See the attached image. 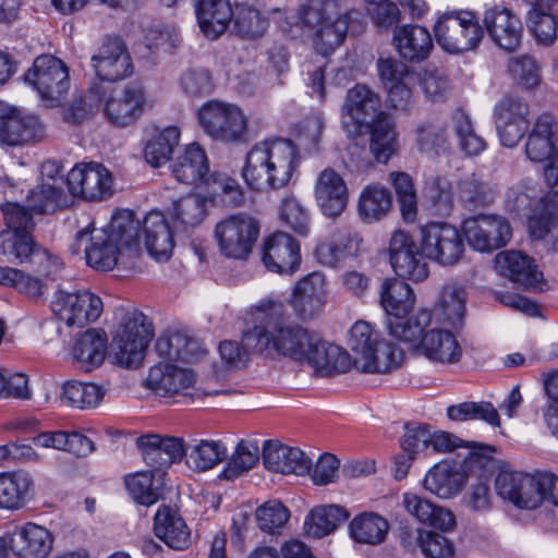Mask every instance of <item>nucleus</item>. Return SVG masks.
<instances>
[{"instance_id": "f3484780", "label": "nucleus", "mask_w": 558, "mask_h": 558, "mask_svg": "<svg viewBox=\"0 0 558 558\" xmlns=\"http://www.w3.org/2000/svg\"><path fill=\"white\" fill-rule=\"evenodd\" d=\"M529 105L519 97L505 96L494 110L499 141L505 147H515L530 126Z\"/></svg>"}, {"instance_id": "a211bd4d", "label": "nucleus", "mask_w": 558, "mask_h": 558, "mask_svg": "<svg viewBox=\"0 0 558 558\" xmlns=\"http://www.w3.org/2000/svg\"><path fill=\"white\" fill-rule=\"evenodd\" d=\"M90 61L101 81L117 82L133 72L130 53L122 39L118 37H107Z\"/></svg>"}, {"instance_id": "8fccbe9b", "label": "nucleus", "mask_w": 558, "mask_h": 558, "mask_svg": "<svg viewBox=\"0 0 558 558\" xmlns=\"http://www.w3.org/2000/svg\"><path fill=\"white\" fill-rule=\"evenodd\" d=\"M187 465L197 472L213 469L227 457V448L220 440H198L185 446Z\"/></svg>"}, {"instance_id": "4d7b16f0", "label": "nucleus", "mask_w": 558, "mask_h": 558, "mask_svg": "<svg viewBox=\"0 0 558 558\" xmlns=\"http://www.w3.org/2000/svg\"><path fill=\"white\" fill-rule=\"evenodd\" d=\"M180 130L168 126L154 134L146 143L144 158L153 167L165 165L171 157L174 147L179 145Z\"/></svg>"}, {"instance_id": "423d86ee", "label": "nucleus", "mask_w": 558, "mask_h": 558, "mask_svg": "<svg viewBox=\"0 0 558 558\" xmlns=\"http://www.w3.org/2000/svg\"><path fill=\"white\" fill-rule=\"evenodd\" d=\"M437 44L449 53L474 50L484 37L478 16L469 10H453L439 15L434 25Z\"/></svg>"}, {"instance_id": "3c124183", "label": "nucleus", "mask_w": 558, "mask_h": 558, "mask_svg": "<svg viewBox=\"0 0 558 558\" xmlns=\"http://www.w3.org/2000/svg\"><path fill=\"white\" fill-rule=\"evenodd\" d=\"M403 360V351L383 338L359 371L367 374H389L398 369Z\"/></svg>"}, {"instance_id": "9d476101", "label": "nucleus", "mask_w": 558, "mask_h": 558, "mask_svg": "<svg viewBox=\"0 0 558 558\" xmlns=\"http://www.w3.org/2000/svg\"><path fill=\"white\" fill-rule=\"evenodd\" d=\"M203 130L214 140L234 143L244 138L247 118L242 109L230 102L210 100L198 112Z\"/></svg>"}, {"instance_id": "0eeeda50", "label": "nucleus", "mask_w": 558, "mask_h": 558, "mask_svg": "<svg viewBox=\"0 0 558 558\" xmlns=\"http://www.w3.org/2000/svg\"><path fill=\"white\" fill-rule=\"evenodd\" d=\"M153 337V325L143 313L125 314L111 343L114 362L124 367H137Z\"/></svg>"}, {"instance_id": "c03bdc74", "label": "nucleus", "mask_w": 558, "mask_h": 558, "mask_svg": "<svg viewBox=\"0 0 558 558\" xmlns=\"http://www.w3.org/2000/svg\"><path fill=\"white\" fill-rule=\"evenodd\" d=\"M556 120L550 114H541L533 124L525 144L526 157L534 162H543L553 157Z\"/></svg>"}, {"instance_id": "6ab92c4d", "label": "nucleus", "mask_w": 558, "mask_h": 558, "mask_svg": "<svg viewBox=\"0 0 558 558\" xmlns=\"http://www.w3.org/2000/svg\"><path fill=\"white\" fill-rule=\"evenodd\" d=\"M483 23L489 38L500 49L512 52L520 47L523 25L509 9L499 5L487 9Z\"/></svg>"}, {"instance_id": "412c9836", "label": "nucleus", "mask_w": 558, "mask_h": 558, "mask_svg": "<svg viewBox=\"0 0 558 558\" xmlns=\"http://www.w3.org/2000/svg\"><path fill=\"white\" fill-rule=\"evenodd\" d=\"M146 97L143 88L126 86L102 100L107 120L114 126L125 128L133 124L143 113Z\"/></svg>"}, {"instance_id": "338daca9", "label": "nucleus", "mask_w": 558, "mask_h": 558, "mask_svg": "<svg viewBox=\"0 0 558 558\" xmlns=\"http://www.w3.org/2000/svg\"><path fill=\"white\" fill-rule=\"evenodd\" d=\"M0 284L12 287L35 301L44 296L47 290L41 279L12 267H0Z\"/></svg>"}, {"instance_id": "dca6fc26", "label": "nucleus", "mask_w": 558, "mask_h": 558, "mask_svg": "<svg viewBox=\"0 0 558 558\" xmlns=\"http://www.w3.org/2000/svg\"><path fill=\"white\" fill-rule=\"evenodd\" d=\"M426 258L411 234L393 232L389 242V259L398 277L416 282L425 280L428 276Z\"/></svg>"}, {"instance_id": "c756f323", "label": "nucleus", "mask_w": 558, "mask_h": 558, "mask_svg": "<svg viewBox=\"0 0 558 558\" xmlns=\"http://www.w3.org/2000/svg\"><path fill=\"white\" fill-rule=\"evenodd\" d=\"M147 386L160 396L184 393L195 383L194 373L168 363L153 366L147 376Z\"/></svg>"}, {"instance_id": "603ef678", "label": "nucleus", "mask_w": 558, "mask_h": 558, "mask_svg": "<svg viewBox=\"0 0 558 558\" xmlns=\"http://www.w3.org/2000/svg\"><path fill=\"white\" fill-rule=\"evenodd\" d=\"M349 517L347 510L337 505L314 508L305 520L308 535L322 538L333 532Z\"/></svg>"}, {"instance_id": "5fc2aeb1", "label": "nucleus", "mask_w": 558, "mask_h": 558, "mask_svg": "<svg viewBox=\"0 0 558 558\" xmlns=\"http://www.w3.org/2000/svg\"><path fill=\"white\" fill-rule=\"evenodd\" d=\"M392 205L391 194L380 184H369L361 193L359 199V213L366 222H373L384 218Z\"/></svg>"}, {"instance_id": "7ed1b4c3", "label": "nucleus", "mask_w": 558, "mask_h": 558, "mask_svg": "<svg viewBox=\"0 0 558 558\" xmlns=\"http://www.w3.org/2000/svg\"><path fill=\"white\" fill-rule=\"evenodd\" d=\"M299 163V150L292 141L282 137L265 140L247 151L242 178L253 191H279L289 185Z\"/></svg>"}, {"instance_id": "e433bc0d", "label": "nucleus", "mask_w": 558, "mask_h": 558, "mask_svg": "<svg viewBox=\"0 0 558 558\" xmlns=\"http://www.w3.org/2000/svg\"><path fill=\"white\" fill-rule=\"evenodd\" d=\"M154 531L170 548L183 550L191 544V532L177 510L168 507H159L155 514Z\"/></svg>"}, {"instance_id": "4c0bfd02", "label": "nucleus", "mask_w": 558, "mask_h": 558, "mask_svg": "<svg viewBox=\"0 0 558 558\" xmlns=\"http://www.w3.org/2000/svg\"><path fill=\"white\" fill-rule=\"evenodd\" d=\"M34 489L33 476L23 470L0 473V508L20 510L25 507Z\"/></svg>"}, {"instance_id": "13d9d810", "label": "nucleus", "mask_w": 558, "mask_h": 558, "mask_svg": "<svg viewBox=\"0 0 558 558\" xmlns=\"http://www.w3.org/2000/svg\"><path fill=\"white\" fill-rule=\"evenodd\" d=\"M206 216V201L198 195H189L173 203L171 217L179 232H187L202 223Z\"/></svg>"}, {"instance_id": "b1692460", "label": "nucleus", "mask_w": 558, "mask_h": 558, "mask_svg": "<svg viewBox=\"0 0 558 558\" xmlns=\"http://www.w3.org/2000/svg\"><path fill=\"white\" fill-rule=\"evenodd\" d=\"M17 558H46L53 547V535L46 527L26 523L11 534L7 547Z\"/></svg>"}, {"instance_id": "09e8293b", "label": "nucleus", "mask_w": 558, "mask_h": 558, "mask_svg": "<svg viewBox=\"0 0 558 558\" xmlns=\"http://www.w3.org/2000/svg\"><path fill=\"white\" fill-rule=\"evenodd\" d=\"M383 338L381 332L367 322L359 320L351 327L348 345L352 352L353 366L357 371Z\"/></svg>"}, {"instance_id": "f8f14e48", "label": "nucleus", "mask_w": 558, "mask_h": 558, "mask_svg": "<svg viewBox=\"0 0 558 558\" xmlns=\"http://www.w3.org/2000/svg\"><path fill=\"white\" fill-rule=\"evenodd\" d=\"M54 315L69 327L82 328L97 320L102 313L101 299L88 290H58L51 302Z\"/></svg>"}, {"instance_id": "774afa93", "label": "nucleus", "mask_w": 558, "mask_h": 558, "mask_svg": "<svg viewBox=\"0 0 558 558\" xmlns=\"http://www.w3.org/2000/svg\"><path fill=\"white\" fill-rule=\"evenodd\" d=\"M290 515V510L277 499L264 502L255 512L258 527L268 534H280Z\"/></svg>"}, {"instance_id": "f257e3e1", "label": "nucleus", "mask_w": 558, "mask_h": 558, "mask_svg": "<svg viewBox=\"0 0 558 558\" xmlns=\"http://www.w3.org/2000/svg\"><path fill=\"white\" fill-rule=\"evenodd\" d=\"M254 326L243 333L244 344L270 359L289 357L298 361L304 356L311 330L290 320L286 306L280 302L264 300L253 308Z\"/></svg>"}, {"instance_id": "2eb2a0df", "label": "nucleus", "mask_w": 558, "mask_h": 558, "mask_svg": "<svg viewBox=\"0 0 558 558\" xmlns=\"http://www.w3.org/2000/svg\"><path fill=\"white\" fill-rule=\"evenodd\" d=\"M469 245L478 252H493L506 246L512 236L509 221L499 215H477L463 221Z\"/></svg>"}, {"instance_id": "864d4df0", "label": "nucleus", "mask_w": 558, "mask_h": 558, "mask_svg": "<svg viewBox=\"0 0 558 558\" xmlns=\"http://www.w3.org/2000/svg\"><path fill=\"white\" fill-rule=\"evenodd\" d=\"M389 530L388 521L374 512L356 515L350 524L352 538L362 544L377 545L385 541Z\"/></svg>"}, {"instance_id": "6e6d98bb", "label": "nucleus", "mask_w": 558, "mask_h": 558, "mask_svg": "<svg viewBox=\"0 0 558 558\" xmlns=\"http://www.w3.org/2000/svg\"><path fill=\"white\" fill-rule=\"evenodd\" d=\"M465 302V290L457 283H447L439 293L435 310L442 320L457 326L463 320Z\"/></svg>"}, {"instance_id": "f03ea898", "label": "nucleus", "mask_w": 558, "mask_h": 558, "mask_svg": "<svg viewBox=\"0 0 558 558\" xmlns=\"http://www.w3.org/2000/svg\"><path fill=\"white\" fill-rule=\"evenodd\" d=\"M140 220L129 209L117 211L111 219L108 229L90 230L86 227L76 233L72 245L73 254L81 252V245L85 246L87 264L99 271L112 270L119 263L128 265L141 252L140 246Z\"/></svg>"}, {"instance_id": "1a4fd4ad", "label": "nucleus", "mask_w": 558, "mask_h": 558, "mask_svg": "<svg viewBox=\"0 0 558 558\" xmlns=\"http://www.w3.org/2000/svg\"><path fill=\"white\" fill-rule=\"evenodd\" d=\"M260 223L248 213H238L220 220L215 228L222 255L243 259L252 252L259 236Z\"/></svg>"}, {"instance_id": "e2e57ef3", "label": "nucleus", "mask_w": 558, "mask_h": 558, "mask_svg": "<svg viewBox=\"0 0 558 558\" xmlns=\"http://www.w3.org/2000/svg\"><path fill=\"white\" fill-rule=\"evenodd\" d=\"M107 90L102 84H94L83 95L74 97L64 112L68 122L80 123L94 114L102 106Z\"/></svg>"}, {"instance_id": "a18cd8bd", "label": "nucleus", "mask_w": 558, "mask_h": 558, "mask_svg": "<svg viewBox=\"0 0 558 558\" xmlns=\"http://www.w3.org/2000/svg\"><path fill=\"white\" fill-rule=\"evenodd\" d=\"M414 303V292L403 280L390 278L383 282L380 305L390 318L407 315L413 308Z\"/></svg>"}, {"instance_id": "20e7f679", "label": "nucleus", "mask_w": 558, "mask_h": 558, "mask_svg": "<svg viewBox=\"0 0 558 558\" xmlns=\"http://www.w3.org/2000/svg\"><path fill=\"white\" fill-rule=\"evenodd\" d=\"M300 19L316 29L315 49L328 56L343 44L350 28L362 25L363 13L354 0H311L301 10Z\"/></svg>"}, {"instance_id": "393cba45", "label": "nucleus", "mask_w": 558, "mask_h": 558, "mask_svg": "<svg viewBox=\"0 0 558 558\" xmlns=\"http://www.w3.org/2000/svg\"><path fill=\"white\" fill-rule=\"evenodd\" d=\"M348 186L344 179L332 168L324 169L315 183V199L323 214L336 218L348 205Z\"/></svg>"}, {"instance_id": "6e6552de", "label": "nucleus", "mask_w": 558, "mask_h": 558, "mask_svg": "<svg viewBox=\"0 0 558 558\" xmlns=\"http://www.w3.org/2000/svg\"><path fill=\"white\" fill-rule=\"evenodd\" d=\"M24 78L37 90L47 107L58 106L70 88L68 66L51 54L37 57Z\"/></svg>"}, {"instance_id": "c9c22d12", "label": "nucleus", "mask_w": 558, "mask_h": 558, "mask_svg": "<svg viewBox=\"0 0 558 558\" xmlns=\"http://www.w3.org/2000/svg\"><path fill=\"white\" fill-rule=\"evenodd\" d=\"M526 23L539 44L553 45L558 36V0H535Z\"/></svg>"}, {"instance_id": "473e14b6", "label": "nucleus", "mask_w": 558, "mask_h": 558, "mask_svg": "<svg viewBox=\"0 0 558 558\" xmlns=\"http://www.w3.org/2000/svg\"><path fill=\"white\" fill-rule=\"evenodd\" d=\"M362 238L350 229L336 231L329 242L319 244L316 248L318 260L329 267H338L342 262L359 255Z\"/></svg>"}, {"instance_id": "37998d69", "label": "nucleus", "mask_w": 558, "mask_h": 558, "mask_svg": "<svg viewBox=\"0 0 558 558\" xmlns=\"http://www.w3.org/2000/svg\"><path fill=\"white\" fill-rule=\"evenodd\" d=\"M368 132L369 153L378 162L386 163L398 149V137L396 125L391 117L387 113L369 123L364 129Z\"/></svg>"}, {"instance_id": "72a5a7b5", "label": "nucleus", "mask_w": 558, "mask_h": 558, "mask_svg": "<svg viewBox=\"0 0 558 558\" xmlns=\"http://www.w3.org/2000/svg\"><path fill=\"white\" fill-rule=\"evenodd\" d=\"M107 352V337L101 329H88L80 335L71 349L73 363L85 372L100 366Z\"/></svg>"}, {"instance_id": "7c9ffc66", "label": "nucleus", "mask_w": 558, "mask_h": 558, "mask_svg": "<svg viewBox=\"0 0 558 558\" xmlns=\"http://www.w3.org/2000/svg\"><path fill=\"white\" fill-rule=\"evenodd\" d=\"M393 41L400 56L411 62L425 60L434 47L429 31L415 24L396 27Z\"/></svg>"}, {"instance_id": "5701e85b", "label": "nucleus", "mask_w": 558, "mask_h": 558, "mask_svg": "<svg viewBox=\"0 0 558 558\" xmlns=\"http://www.w3.org/2000/svg\"><path fill=\"white\" fill-rule=\"evenodd\" d=\"M494 262L496 270L519 287L541 289L543 274L530 256L519 251H505L498 253Z\"/></svg>"}, {"instance_id": "79ce46f5", "label": "nucleus", "mask_w": 558, "mask_h": 558, "mask_svg": "<svg viewBox=\"0 0 558 558\" xmlns=\"http://www.w3.org/2000/svg\"><path fill=\"white\" fill-rule=\"evenodd\" d=\"M466 481L465 474L449 463L435 464L425 475L423 485L426 490L439 498L457 496Z\"/></svg>"}, {"instance_id": "bf43d9fd", "label": "nucleus", "mask_w": 558, "mask_h": 558, "mask_svg": "<svg viewBox=\"0 0 558 558\" xmlns=\"http://www.w3.org/2000/svg\"><path fill=\"white\" fill-rule=\"evenodd\" d=\"M258 460L259 448L257 444L255 441L241 440L221 471L219 478L233 481L253 469Z\"/></svg>"}, {"instance_id": "ddd939ff", "label": "nucleus", "mask_w": 558, "mask_h": 558, "mask_svg": "<svg viewBox=\"0 0 558 558\" xmlns=\"http://www.w3.org/2000/svg\"><path fill=\"white\" fill-rule=\"evenodd\" d=\"M66 186L73 197L104 201L113 194V177L102 163L82 162L69 171Z\"/></svg>"}, {"instance_id": "bb28decb", "label": "nucleus", "mask_w": 558, "mask_h": 558, "mask_svg": "<svg viewBox=\"0 0 558 558\" xmlns=\"http://www.w3.org/2000/svg\"><path fill=\"white\" fill-rule=\"evenodd\" d=\"M263 463L272 472L304 475L312 466L311 459L299 448L277 440H266L263 447Z\"/></svg>"}, {"instance_id": "58836bf2", "label": "nucleus", "mask_w": 558, "mask_h": 558, "mask_svg": "<svg viewBox=\"0 0 558 558\" xmlns=\"http://www.w3.org/2000/svg\"><path fill=\"white\" fill-rule=\"evenodd\" d=\"M142 227L148 253L157 260H167L171 256L174 242L165 216L159 211H150L144 218Z\"/></svg>"}, {"instance_id": "cd10ccee", "label": "nucleus", "mask_w": 558, "mask_h": 558, "mask_svg": "<svg viewBox=\"0 0 558 558\" xmlns=\"http://www.w3.org/2000/svg\"><path fill=\"white\" fill-rule=\"evenodd\" d=\"M527 227L533 240L548 239L554 245L558 244V192L550 191L537 201Z\"/></svg>"}, {"instance_id": "052dcab7", "label": "nucleus", "mask_w": 558, "mask_h": 558, "mask_svg": "<svg viewBox=\"0 0 558 558\" xmlns=\"http://www.w3.org/2000/svg\"><path fill=\"white\" fill-rule=\"evenodd\" d=\"M155 347L160 356L183 362H192L198 350V343L180 331L160 336Z\"/></svg>"}, {"instance_id": "f704fd0d", "label": "nucleus", "mask_w": 558, "mask_h": 558, "mask_svg": "<svg viewBox=\"0 0 558 558\" xmlns=\"http://www.w3.org/2000/svg\"><path fill=\"white\" fill-rule=\"evenodd\" d=\"M402 504L408 513L422 524L442 531H450L456 526V517L451 510L437 506L418 495L403 494Z\"/></svg>"}, {"instance_id": "49530a36", "label": "nucleus", "mask_w": 558, "mask_h": 558, "mask_svg": "<svg viewBox=\"0 0 558 558\" xmlns=\"http://www.w3.org/2000/svg\"><path fill=\"white\" fill-rule=\"evenodd\" d=\"M432 322V313L428 310H420L415 315L403 319V316L389 318L387 327L389 333L396 339L408 343L411 349L418 352L425 329Z\"/></svg>"}, {"instance_id": "39448f33", "label": "nucleus", "mask_w": 558, "mask_h": 558, "mask_svg": "<svg viewBox=\"0 0 558 558\" xmlns=\"http://www.w3.org/2000/svg\"><path fill=\"white\" fill-rule=\"evenodd\" d=\"M1 210L5 223V229L0 232L1 254L11 263L33 262L40 247L33 236V215L17 203H7Z\"/></svg>"}, {"instance_id": "4be33fe9", "label": "nucleus", "mask_w": 558, "mask_h": 558, "mask_svg": "<svg viewBox=\"0 0 558 558\" xmlns=\"http://www.w3.org/2000/svg\"><path fill=\"white\" fill-rule=\"evenodd\" d=\"M136 445L146 464L155 470L179 462L185 454V445L180 437L147 434L138 437Z\"/></svg>"}, {"instance_id": "ea45409f", "label": "nucleus", "mask_w": 558, "mask_h": 558, "mask_svg": "<svg viewBox=\"0 0 558 558\" xmlns=\"http://www.w3.org/2000/svg\"><path fill=\"white\" fill-rule=\"evenodd\" d=\"M44 128L34 116L13 114L0 120V144L22 146L41 138Z\"/></svg>"}, {"instance_id": "680f3d73", "label": "nucleus", "mask_w": 558, "mask_h": 558, "mask_svg": "<svg viewBox=\"0 0 558 558\" xmlns=\"http://www.w3.org/2000/svg\"><path fill=\"white\" fill-rule=\"evenodd\" d=\"M104 396L105 389L96 384L70 380L62 387L61 401L73 408L86 409L98 405Z\"/></svg>"}, {"instance_id": "4468645a", "label": "nucleus", "mask_w": 558, "mask_h": 558, "mask_svg": "<svg viewBox=\"0 0 558 558\" xmlns=\"http://www.w3.org/2000/svg\"><path fill=\"white\" fill-rule=\"evenodd\" d=\"M385 114L380 96L368 86L356 84L348 90L342 123L350 135L364 134L365 126Z\"/></svg>"}, {"instance_id": "aec40b11", "label": "nucleus", "mask_w": 558, "mask_h": 558, "mask_svg": "<svg viewBox=\"0 0 558 558\" xmlns=\"http://www.w3.org/2000/svg\"><path fill=\"white\" fill-rule=\"evenodd\" d=\"M262 259L269 271L292 274L301 263L300 244L287 232H275L264 242Z\"/></svg>"}, {"instance_id": "a19ab883", "label": "nucleus", "mask_w": 558, "mask_h": 558, "mask_svg": "<svg viewBox=\"0 0 558 558\" xmlns=\"http://www.w3.org/2000/svg\"><path fill=\"white\" fill-rule=\"evenodd\" d=\"M195 10L201 31L211 39L225 33L233 17L228 0H198Z\"/></svg>"}, {"instance_id": "c85d7f7f", "label": "nucleus", "mask_w": 558, "mask_h": 558, "mask_svg": "<svg viewBox=\"0 0 558 558\" xmlns=\"http://www.w3.org/2000/svg\"><path fill=\"white\" fill-rule=\"evenodd\" d=\"M173 177L184 184L205 183L210 185L213 173L204 149L197 144L187 145L171 166Z\"/></svg>"}, {"instance_id": "de8ad7c7", "label": "nucleus", "mask_w": 558, "mask_h": 558, "mask_svg": "<svg viewBox=\"0 0 558 558\" xmlns=\"http://www.w3.org/2000/svg\"><path fill=\"white\" fill-rule=\"evenodd\" d=\"M415 135L417 147L424 154L438 156L450 149L446 122L439 118H429L421 122L416 126Z\"/></svg>"}, {"instance_id": "0e129e2a", "label": "nucleus", "mask_w": 558, "mask_h": 558, "mask_svg": "<svg viewBox=\"0 0 558 558\" xmlns=\"http://www.w3.org/2000/svg\"><path fill=\"white\" fill-rule=\"evenodd\" d=\"M29 213L45 214L69 204L64 185L40 184L28 195Z\"/></svg>"}, {"instance_id": "a878e982", "label": "nucleus", "mask_w": 558, "mask_h": 558, "mask_svg": "<svg viewBox=\"0 0 558 558\" xmlns=\"http://www.w3.org/2000/svg\"><path fill=\"white\" fill-rule=\"evenodd\" d=\"M327 289L325 276L312 272L300 279L293 289L291 306L302 319L313 318L325 305Z\"/></svg>"}, {"instance_id": "2f4dec72", "label": "nucleus", "mask_w": 558, "mask_h": 558, "mask_svg": "<svg viewBox=\"0 0 558 558\" xmlns=\"http://www.w3.org/2000/svg\"><path fill=\"white\" fill-rule=\"evenodd\" d=\"M418 353L435 363L456 364L461 360L462 348L451 331L434 328L425 332Z\"/></svg>"}, {"instance_id": "69168bd1", "label": "nucleus", "mask_w": 558, "mask_h": 558, "mask_svg": "<svg viewBox=\"0 0 558 558\" xmlns=\"http://www.w3.org/2000/svg\"><path fill=\"white\" fill-rule=\"evenodd\" d=\"M451 120L460 148L466 155L477 156L485 150V140L475 132L470 117L464 111L456 110Z\"/></svg>"}, {"instance_id": "9b49d317", "label": "nucleus", "mask_w": 558, "mask_h": 558, "mask_svg": "<svg viewBox=\"0 0 558 558\" xmlns=\"http://www.w3.org/2000/svg\"><path fill=\"white\" fill-rule=\"evenodd\" d=\"M424 255L444 266H452L463 257L465 246L459 229L446 222H432L420 228Z\"/></svg>"}]
</instances>
